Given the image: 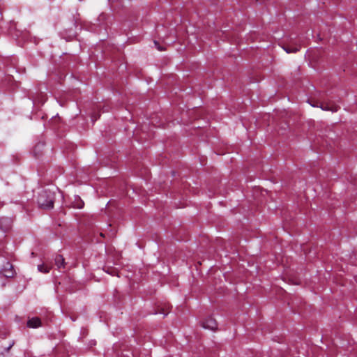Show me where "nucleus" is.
Instances as JSON below:
<instances>
[{"label":"nucleus","mask_w":357,"mask_h":357,"mask_svg":"<svg viewBox=\"0 0 357 357\" xmlns=\"http://www.w3.org/2000/svg\"><path fill=\"white\" fill-rule=\"evenodd\" d=\"M54 193L50 191H43L38 197V204L43 209H52L54 207Z\"/></svg>","instance_id":"f257e3e1"},{"label":"nucleus","mask_w":357,"mask_h":357,"mask_svg":"<svg viewBox=\"0 0 357 357\" xmlns=\"http://www.w3.org/2000/svg\"><path fill=\"white\" fill-rule=\"evenodd\" d=\"M301 40L294 41L291 38L287 42V44L282 45V49L288 54L296 53L301 49Z\"/></svg>","instance_id":"f03ea898"},{"label":"nucleus","mask_w":357,"mask_h":357,"mask_svg":"<svg viewBox=\"0 0 357 357\" xmlns=\"http://www.w3.org/2000/svg\"><path fill=\"white\" fill-rule=\"evenodd\" d=\"M202 326L204 328L208 329L211 331H215L218 328V324L215 319L211 317H208L205 319L202 323Z\"/></svg>","instance_id":"7ed1b4c3"},{"label":"nucleus","mask_w":357,"mask_h":357,"mask_svg":"<svg viewBox=\"0 0 357 357\" xmlns=\"http://www.w3.org/2000/svg\"><path fill=\"white\" fill-rule=\"evenodd\" d=\"M41 326V321L38 317H33L28 320L27 326L29 328H38Z\"/></svg>","instance_id":"20e7f679"},{"label":"nucleus","mask_w":357,"mask_h":357,"mask_svg":"<svg viewBox=\"0 0 357 357\" xmlns=\"http://www.w3.org/2000/svg\"><path fill=\"white\" fill-rule=\"evenodd\" d=\"M11 224V220L10 218H1L0 220V227L4 231H7L9 229Z\"/></svg>","instance_id":"39448f33"},{"label":"nucleus","mask_w":357,"mask_h":357,"mask_svg":"<svg viewBox=\"0 0 357 357\" xmlns=\"http://www.w3.org/2000/svg\"><path fill=\"white\" fill-rule=\"evenodd\" d=\"M54 261L55 264L57 266L58 268L64 267V259L61 255H56L54 258Z\"/></svg>","instance_id":"423d86ee"},{"label":"nucleus","mask_w":357,"mask_h":357,"mask_svg":"<svg viewBox=\"0 0 357 357\" xmlns=\"http://www.w3.org/2000/svg\"><path fill=\"white\" fill-rule=\"evenodd\" d=\"M320 107L323 110L332 111V112H337L339 109V107H337L336 105L329 106L328 105H320Z\"/></svg>","instance_id":"0eeeda50"},{"label":"nucleus","mask_w":357,"mask_h":357,"mask_svg":"<svg viewBox=\"0 0 357 357\" xmlns=\"http://www.w3.org/2000/svg\"><path fill=\"white\" fill-rule=\"evenodd\" d=\"M8 265L10 266V269L9 270H7V271H5V273H3V275L6 277V278H12L14 276V271L13 270V266L11 265H10L8 263Z\"/></svg>","instance_id":"6e6552de"},{"label":"nucleus","mask_w":357,"mask_h":357,"mask_svg":"<svg viewBox=\"0 0 357 357\" xmlns=\"http://www.w3.org/2000/svg\"><path fill=\"white\" fill-rule=\"evenodd\" d=\"M84 205V203L82 200L79 199V197L76 198L75 203H74V207L77 208H82Z\"/></svg>","instance_id":"1a4fd4ad"},{"label":"nucleus","mask_w":357,"mask_h":357,"mask_svg":"<svg viewBox=\"0 0 357 357\" xmlns=\"http://www.w3.org/2000/svg\"><path fill=\"white\" fill-rule=\"evenodd\" d=\"M38 270L41 273H47L50 272V268L45 266L44 264H40L38 266Z\"/></svg>","instance_id":"9d476101"},{"label":"nucleus","mask_w":357,"mask_h":357,"mask_svg":"<svg viewBox=\"0 0 357 357\" xmlns=\"http://www.w3.org/2000/svg\"><path fill=\"white\" fill-rule=\"evenodd\" d=\"M154 44L158 50H163V48L159 45V43L157 41H154Z\"/></svg>","instance_id":"9b49d317"},{"label":"nucleus","mask_w":357,"mask_h":357,"mask_svg":"<svg viewBox=\"0 0 357 357\" xmlns=\"http://www.w3.org/2000/svg\"><path fill=\"white\" fill-rule=\"evenodd\" d=\"M13 344H14V343H13V342L12 344H10L8 347V348H7V349H6V350H7V351H9V349L13 347Z\"/></svg>","instance_id":"f8f14e48"},{"label":"nucleus","mask_w":357,"mask_h":357,"mask_svg":"<svg viewBox=\"0 0 357 357\" xmlns=\"http://www.w3.org/2000/svg\"><path fill=\"white\" fill-rule=\"evenodd\" d=\"M312 107H318L317 105H312Z\"/></svg>","instance_id":"ddd939ff"}]
</instances>
